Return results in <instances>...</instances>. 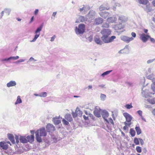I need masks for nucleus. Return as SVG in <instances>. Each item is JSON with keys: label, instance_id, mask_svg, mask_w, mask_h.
<instances>
[{"label": "nucleus", "instance_id": "nucleus-30", "mask_svg": "<svg viewBox=\"0 0 155 155\" xmlns=\"http://www.w3.org/2000/svg\"><path fill=\"white\" fill-rule=\"evenodd\" d=\"M43 23L41 24L39 26V27L38 28L36 31H35V33H40V31H41L42 29L43 28Z\"/></svg>", "mask_w": 155, "mask_h": 155}, {"label": "nucleus", "instance_id": "nucleus-58", "mask_svg": "<svg viewBox=\"0 0 155 155\" xmlns=\"http://www.w3.org/2000/svg\"><path fill=\"white\" fill-rule=\"evenodd\" d=\"M10 60V59H9V58H6L4 59H2L1 60V61L2 62H3L4 61H8Z\"/></svg>", "mask_w": 155, "mask_h": 155}, {"label": "nucleus", "instance_id": "nucleus-20", "mask_svg": "<svg viewBox=\"0 0 155 155\" xmlns=\"http://www.w3.org/2000/svg\"><path fill=\"white\" fill-rule=\"evenodd\" d=\"M8 137L12 143L14 144L15 143L14 137L12 134H8Z\"/></svg>", "mask_w": 155, "mask_h": 155}, {"label": "nucleus", "instance_id": "nucleus-16", "mask_svg": "<svg viewBox=\"0 0 155 155\" xmlns=\"http://www.w3.org/2000/svg\"><path fill=\"white\" fill-rule=\"evenodd\" d=\"M99 14L100 16L105 19L108 17L110 13L107 12H100L99 13Z\"/></svg>", "mask_w": 155, "mask_h": 155}, {"label": "nucleus", "instance_id": "nucleus-45", "mask_svg": "<svg viewBox=\"0 0 155 155\" xmlns=\"http://www.w3.org/2000/svg\"><path fill=\"white\" fill-rule=\"evenodd\" d=\"M125 107L127 109H130L133 107V106L131 104H127L125 105Z\"/></svg>", "mask_w": 155, "mask_h": 155}, {"label": "nucleus", "instance_id": "nucleus-33", "mask_svg": "<svg viewBox=\"0 0 155 155\" xmlns=\"http://www.w3.org/2000/svg\"><path fill=\"white\" fill-rule=\"evenodd\" d=\"M35 35L34 38L31 41V42H35L39 37L40 35V33H35Z\"/></svg>", "mask_w": 155, "mask_h": 155}, {"label": "nucleus", "instance_id": "nucleus-28", "mask_svg": "<svg viewBox=\"0 0 155 155\" xmlns=\"http://www.w3.org/2000/svg\"><path fill=\"white\" fill-rule=\"evenodd\" d=\"M65 118L68 121L70 122L72 120V118L71 117V115L69 114H66L65 116Z\"/></svg>", "mask_w": 155, "mask_h": 155}, {"label": "nucleus", "instance_id": "nucleus-17", "mask_svg": "<svg viewBox=\"0 0 155 155\" xmlns=\"http://www.w3.org/2000/svg\"><path fill=\"white\" fill-rule=\"evenodd\" d=\"M17 84L16 82L14 81H11L6 84V86L8 87L15 86Z\"/></svg>", "mask_w": 155, "mask_h": 155}, {"label": "nucleus", "instance_id": "nucleus-24", "mask_svg": "<svg viewBox=\"0 0 155 155\" xmlns=\"http://www.w3.org/2000/svg\"><path fill=\"white\" fill-rule=\"evenodd\" d=\"M94 40L96 43L97 44L101 45L103 43L102 41L98 37H94Z\"/></svg>", "mask_w": 155, "mask_h": 155}, {"label": "nucleus", "instance_id": "nucleus-34", "mask_svg": "<svg viewBox=\"0 0 155 155\" xmlns=\"http://www.w3.org/2000/svg\"><path fill=\"white\" fill-rule=\"evenodd\" d=\"M144 10L147 12H150L152 11V8L149 5H147L146 8H144Z\"/></svg>", "mask_w": 155, "mask_h": 155}, {"label": "nucleus", "instance_id": "nucleus-8", "mask_svg": "<svg viewBox=\"0 0 155 155\" xmlns=\"http://www.w3.org/2000/svg\"><path fill=\"white\" fill-rule=\"evenodd\" d=\"M121 40L127 43H129L130 41H133L134 38L132 37H129L128 36L125 35L122 36L120 37Z\"/></svg>", "mask_w": 155, "mask_h": 155}, {"label": "nucleus", "instance_id": "nucleus-42", "mask_svg": "<svg viewBox=\"0 0 155 155\" xmlns=\"http://www.w3.org/2000/svg\"><path fill=\"white\" fill-rule=\"evenodd\" d=\"M36 60L34 59V58L32 57H31L28 61H27V63H29L31 62H32V63H34V62L35 61H36Z\"/></svg>", "mask_w": 155, "mask_h": 155}, {"label": "nucleus", "instance_id": "nucleus-44", "mask_svg": "<svg viewBox=\"0 0 155 155\" xmlns=\"http://www.w3.org/2000/svg\"><path fill=\"white\" fill-rule=\"evenodd\" d=\"M47 93L44 92L40 94V97H45L47 96Z\"/></svg>", "mask_w": 155, "mask_h": 155}, {"label": "nucleus", "instance_id": "nucleus-32", "mask_svg": "<svg viewBox=\"0 0 155 155\" xmlns=\"http://www.w3.org/2000/svg\"><path fill=\"white\" fill-rule=\"evenodd\" d=\"M138 2L140 4L146 5L148 2V0H138Z\"/></svg>", "mask_w": 155, "mask_h": 155}, {"label": "nucleus", "instance_id": "nucleus-31", "mask_svg": "<svg viewBox=\"0 0 155 155\" xmlns=\"http://www.w3.org/2000/svg\"><path fill=\"white\" fill-rule=\"evenodd\" d=\"M112 71V70H109L106 71L103 73L101 75V76L103 77H104L106 75L109 74Z\"/></svg>", "mask_w": 155, "mask_h": 155}, {"label": "nucleus", "instance_id": "nucleus-46", "mask_svg": "<svg viewBox=\"0 0 155 155\" xmlns=\"http://www.w3.org/2000/svg\"><path fill=\"white\" fill-rule=\"evenodd\" d=\"M152 68H148L147 71L146 72V74L148 75L150 73L152 72Z\"/></svg>", "mask_w": 155, "mask_h": 155}, {"label": "nucleus", "instance_id": "nucleus-59", "mask_svg": "<svg viewBox=\"0 0 155 155\" xmlns=\"http://www.w3.org/2000/svg\"><path fill=\"white\" fill-rule=\"evenodd\" d=\"M88 40H89V41L90 42H91L92 39H93V36H92L90 35L88 38Z\"/></svg>", "mask_w": 155, "mask_h": 155}, {"label": "nucleus", "instance_id": "nucleus-55", "mask_svg": "<svg viewBox=\"0 0 155 155\" xmlns=\"http://www.w3.org/2000/svg\"><path fill=\"white\" fill-rule=\"evenodd\" d=\"M108 121H109V123L110 122L111 124H112L113 125L114 124V121L111 118H109V120H108Z\"/></svg>", "mask_w": 155, "mask_h": 155}, {"label": "nucleus", "instance_id": "nucleus-57", "mask_svg": "<svg viewBox=\"0 0 155 155\" xmlns=\"http://www.w3.org/2000/svg\"><path fill=\"white\" fill-rule=\"evenodd\" d=\"M56 38V36L55 35H54L51 38V39L50 40V41H54L55 38Z\"/></svg>", "mask_w": 155, "mask_h": 155}, {"label": "nucleus", "instance_id": "nucleus-37", "mask_svg": "<svg viewBox=\"0 0 155 155\" xmlns=\"http://www.w3.org/2000/svg\"><path fill=\"white\" fill-rule=\"evenodd\" d=\"M147 101L149 103H150L151 104H155V97L153 98V99H148L147 100Z\"/></svg>", "mask_w": 155, "mask_h": 155}, {"label": "nucleus", "instance_id": "nucleus-54", "mask_svg": "<svg viewBox=\"0 0 155 155\" xmlns=\"http://www.w3.org/2000/svg\"><path fill=\"white\" fill-rule=\"evenodd\" d=\"M137 113L141 117L142 116V111L140 110H138L137 111Z\"/></svg>", "mask_w": 155, "mask_h": 155}, {"label": "nucleus", "instance_id": "nucleus-56", "mask_svg": "<svg viewBox=\"0 0 155 155\" xmlns=\"http://www.w3.org/2000/svg\"><path fill=\"white\" fill-rule=\"evenodd\" d=\"M71 114H72L74 117H76L77 115H78L77 114V113H76V112L74 113V112H72Z\"/></svg>", "mask_w": 155, "mask_h": 155}, {"label": "nucleus", "instance_id": "nucleus-15", "mask_svg": "<svg viewBox=\"0 0 155 155\" xmlns=\"http://www.w3.org/2000/svg\"><path fill=\"white\" fill-rule=\"evenodd\" d=\"M127 19V18L124 15H121L118 16V20L121 23L126 22Z\"/></svg>", "mask_w": 155, "mask_h": 155}, {"label": "nucleus", "instance_id": "nucleus-4", "mask_svg": "<svg viewBox=\"0 0 155 155\" xmlns=\"http://www.w3.org/2000/svg\"><path fill=\"white\" fill-rule=\"evenodd\" d=\"M154 93L153 92H150L147 89H145L143 90L142 89L141 94L143 97L145 98H147L148 97H150L151 95L154 94Z\"/></svg>", "mask_w": 155, "mask_h": 155}, {"label": "nucleus", "instance_id": "nucleus-48", "mask_svg": "<svg viewBox=\"0 0 155 155\" xmlns=\"http://www.w3.org/2000/svg\"><path fill=\"white\" fill-rule=\"evenodd\" d=\"M136 150L138 153H141V148L140 147L137 146L136 147Z\"/></svg>", "mask_w": 155, "mask_h": 155}, {"label": "nucleus", "instance_id": "nucleus-14", "mask_svg": "<svg viewBox=\"0 0 155 155\" xmlns=\"http://www.w3.org/2000/svg\"><path fill=\"white\" fill-rule=\"evenodd\" d=\"M103 21V19L100 17H98L94 20V23L96 25H98L102 23Z\"/></svg>", "mask_w": 155, "mask_h": 155}, {"label": "nucleus", "instance_id": "nucleus-35", "mask_svg": "<svg viewBox=\"0 0 155 155\" xmlns=\"http://www.w3.org/2000/svg\"><path fill=\"white\" fill-rule=\"evenodd\" d=\"M22 102V100L21 99L20 97L18 96L17 97V99L15 102V105L17 104H20Z\"/></svg>", "mask_w": 155, "mask_h": 155}, {"label": "nucleus", "instance_id": "nucleus-43", "mask_svg": "<svg viewBox=\"0 0 155 155\" xmlns=\"http://www.w3.org/2000/svg\"><path fill=\"white\" fill-rule=\"evenodd\" d=\"M134 142L136 145H139V139H138L137 138H135L134 139Z\"/></svg>", "mask_w": 155, "mask_h": 155}, {"label": "nucleus", "instance_id": "nucleus-61", "mask_svg": "<svg viewBox=\"0 0 155 155\" xmlns=\"http://www.w3.org/2000/svg\"><path fill=\"white\" fill-rule=\"evenodd\" d=\"M149 38L150 39V40L151 42L153 43H155V40L153 38H151L150 37Z\"/></svg>", "mask_w": 155, "mask_h": 155}, {"label": "nucleus", "instance_id": "nucleus-40", "mask_svg": "<svg viewBox=\"0 0 155 155\" xmlns=\"http://www.w3.org/2000/svg\"><path fill=\"white\" fill-rule=\"evenodd\" d=\"M116 38V37L115 36H112L111 37H109V43L112 42L114 39Z\"/></svg>", "mask_w": 155, "mask_h": 155}, {"label": "nucleus", "instance_id": "nucleus-25", "mask_svg": "<svg viewBox=\"0 0 155 155\" xmlns=\"http://www.w3.org/2000/svg\"><path fill=\"white\" fill-rule=\"evenodd\" d=\"M0 146L4 149H6L8 148V146L6 143L3 142H0Z\"/></svg>", "mask_w": 155, "mask_h": 155}, {"label": "nucleus", "instance_id": "nucleus-27", "mask_svg": "<svg viewBox=\"0 0 155 155\" xmlns=\"http://www.w3.org/2000/svg\"><path fill=\"white\" fill-rule=\"evenodd\" d=\"M147 78L148 79L151 80L153 82V84L155 83V78L153 77V74L148 75Z\"/></svg>", "mask_w": 155, "mask_h": 155}, {"label": "nucleus", "instance_id": "nucleus-2", "mask_svg": "<svg viewBox=\"0 0 155 155\" xmlns=\"http://www.w3.org/2000/svg\"><path fill=\"white\" fill-rule=\"evenodd\" d=\"M85 25L84 24H80L78 27L76 26L75 31L77 35L82 34L85 31Z\"/></svg>", "mask_w": 155, "mask_h": 155}, {"label": "nucleus", "instance_id": "nucleus-49", "mask_svg": "<svg viewBox=\"0 0 155 155\" xmlns=\"http://www.w3.org/2000/svg\"><path fill=\"white\" fill-rule=\"evenodd\" d=\"M102 26L103 27L107 28L109 27V25L108 24V23H104L103 25Z\"/></svg>", "mask_w": 155, "mask_h": 155}, {"label": "nucleus", "instance_id": "nucleus-53", "mask_svg": "<svg viewBox=\"0 0 155 155\" xmlns=\"http://www.w3.org/2000/svg\"><path fill=\"white\" fill-rule=\"evenodd\" d=\"M139 140L141 145H143L144 143V142L141 138H139Z\"/></svg>", "mask_w": 155, "mask_h": 155}, {"label": "nucleus", "instance_id": "nucleus-9", "mask_svg": "<svg viewBox=\"0 0 155 155\" xmlns=\"http://www.w3.org/2000/svg\"><path fill=\"white\" fill-rule=\"evenodd\" d=\"M150 38V36L149 35L144 33H142L140 35V38L143 42H146Z\"/></svg>", "mask_w": 155, "mask_h": 155}, {"label": "nucleus", "instance_id": "nucleus-47", "mask_svg": "<svg viewBox=\"0 0 155 155\" xmlns=\"http://www.w3.org/2000/svg\"><path fill=\"white\" fill-rule=\"evenodd\" d=\"M75 112H76V113H77V115H82V112L80 110H78L77 109H76L75 110Z\"/></svg>", "mask_w": 155, "mask_h": 155}, {"label": "nucleus", "instance_id": "nucleus-60", "mask_svg": "<svg viewBox=\"0 0 155 155\" xmlns=\"http://www.w3.org/2000/svg\"><path fill=\"white\" fill-rule=\"evenodd\" d=\"M39 10L38 9H36L34 12V14L35 15H37L38 12Z\"/></svg>", "mask_w": 155, "mask_h": 155}, {"label": "nucleus", "instance_id": "nucleus-18", "mask_svg": "<svg viewBox=\"0 0 155 155\" xmlns=\"http://www.w3.org/2000/svg\"><path fill=\"white\" fill-rule=\"evenodd\" d=\"M115 30H120L124 28V26L122 25L121 23L116 25L114 27Z\"/></svg>", "mask_w": 155, "mask_h": 155}, {"label": "nucleus", "instance_id": "nucleus-1", "mask_svg": "<svg viewBox=\"0 0 155 155\" xmlns=\"http://www.w3.org/2000/svg\"><path fill=\"white\" fill-rule=\"evenodd\" d=\"M36 138L37 141L39 143L42 141L41 137H45L47 135V132L45 127L41 128L35 132Z\"/></svg>", "mask_w": 155, "mask_h": 155}, {"label": "nucleus", "instance_id": "nucleus-7", "mask_svg": "<svg viewBox=\"0 0 155 155\" xmlns=\"http://www.w3.org/2000/svg\"><path fill=\"white\" fill-rule=\"evenodd\" d=\"M101 115L102 117L108 124H109V121L107 119V118L109 116V113L105 110H103L101 112Z\"/></svg>", "mask_w": 155, "mask_h": 155}, {"label": "nucleus", "instance_id": "nucleus-5", "mask_svg": "<svg viewBox=\"0 0 155 155\" xmlns=\"http://www.w3.org/2000/svg\"><path fill=\"white\" fill-rule=\"evenodd\" d=\"M111 30L109 29H104L102 30L101 33L102 35L109 36L111 34Z\"/></svg>", "mask_w": 155, "mask_h": 155}, {"label": "nucleus", "instance_id": "nucleus-23", "mask_svg": "<svg viewBox=\"0 0 155 155\" xmlns=\"http://www.w3.org/2000/svg\"><path fill=\"white\" fill-rule=\"evenodd\" d=\"M59 117H55L53 118V121L55 124L58 125L61 123V120H59L58 118Z\"/></svg>", "mask_w": 155, "mask_h": 155}, {"label": "nucleus", "instance_id": "nucleus-22", "mask_svg": "<svg viewBox=\"0 0 155 155\" xmlns=\"http://www.w3.org/2000/svg\"><path fill=\"white\" fill-rule=\"evenodd\" d=\"M86 20V18L82 16H79L77 20L75 22H83Z\"/></svg>", "mask_w": 155, "mask_h": 155}, {"label": "nucleus", "instance_id": "nucleus-21", "mask_svg": "<svg viewBox=\"0 0 155 155\" xmlns=\"http://www.w3.org/2000/svg\"><path fill=\"white\" fill-rule=\"evenodd\" d=\"M20 142L22 143H26L28 142V140L25 136H20L19 138Z\"/></svg>", "mask_w": 155, "mask_h": 155}, {"label": "nucleus", "instance_id": "nucleus-26", "mask_svg": "<svg viewBox=\"0 0 155 155\" xmlns=\"http://www.w3.org/2000/svg\"><path fill=\"white\" fill-rule=\"evenodd\" d=\"M86 7H84V5L81 8H80L78 10L82 14H85V12L87 11L86 9Z\"/></svg>", "mask_w": 155, "mask_h": 155}, {"label": "nucleus", "instance_id": "nucleus-62", "mask_svg": "<svg viewBox=\"0 0 155 155\" xmlns=\"http://www.w3.org/2000/svg\"><path fill=\"white\" fill-rule=\"evenodd\" d=\"M131 35L133 38H135L136 37V34L135 33L132 32L131 33Z\"/></svg>", "mask_w": 155, "mask_h": 155}, {"label": "nucleus", "instance_id": "nucleus-6", "mask_svg": "<svg viewBox=\"0 0 155 155\" xmlns=\"http://www.w3.org/2000/svg\"><path fill=\"white\" fill-rule=\"evenodd\" d=\"M96 15V13L95 11L91 10L86 15V17L88 18L90 20H92L94 18Z\"/></svg>", "mask_w": 155, "mask_h": 155}, {"label": "nucleus", "instance_id": "nucleus-63", "mask_svg": "<svg viewBox=\"0 0 155 155\" xmlns=\"http://www.w3.org/2000/svg\"><path fill=\"white\" fill-rule=\"evenodd\" d=\"M126 84L129 86H131L132 85V83L129 82H126Z\"/></svg>", "mask_w": 155, "mask_h": 155}, {"label": "nucleus", "instance_id": "nucleus-50", "mask_svg": "<svg viewBox=\"0 0 155 155\" xmlns=\"http://www.w3.org/2000/svg\"><path fill=\"white\" fill-rule=\"evenodd\" d=\"M62 121L63 123L65 125H68L69 124V122L64 119L62 120Z\"/></svg>", "mask_w": 155, "mask_h": 155}, {"label": "nucleus", "instance_id": "nucleus-10", "mask_svg": "<svg viewBox=\"0 0 155 155\" xmlns=\"http://www.w3.org/2000/svg\"><path fill=\"white\" fill-rule=\"evenodd\" d=\"M46 130L48 132H52L55 130V127L52 124H49L46 126Z\"/></svg>", "mask_w": 155, "mask_h": 155}, {"label": "nucleus", "instance_id": "nucleus-3", "mask_svg": "<svg viewBox=\"0 0 155 155\" xmlns=\"http://www.w3.org/2000/svg\"><path fill=\"white\" fill-rule=\"evenodd\" d=\"M123 115L125 117L126 121L124 122V124L126 126H130L131 124V120L132 119V117L129 114L127 113H124Z\"/></svg>", "mask_w": 155, "mask_h": 155}, {"label": "nucleus", "instance_id": "nucleus-13", "mask_svg": "<svg viewBox=\"0 0 155 155\" xmlns=\"http://www.w3.org/2000/svg\"><path fill=\"white\" fill-rule=\"evenodd\" d=\"M117 20V18L116 15L108 17L107 19V21L109 23H115Z\"/></svg>", "mask_w": 155, "mask_h": 155}, {"label": "nucleus", "instance_id": "nucleus-51", "mask_svg": "<svg viewBox=\"0 0 155 155\" xmlns=\"http://www.w3.org/2000/svg\"><path fill=\"white\" fill-rule=\"evenodd\" d=\"M15 139L16 140L17 143L18 144V143H19V138L18 136L17 135H15Z\"/></svg>", "mask_w": 155, "mask_h": 155}, {"label": "nucleus", "instance_id": "nucleus-41", "mask_svg": "<svg viewBox=\"0 0 155 155\" xmlns=\"http://www.w3.org/2000/svg\"><path fill=\"white\" fill-rule=\"evenodd\" d=\"M4 11L5 13L7 14L8 15H9L11 11V9L10 8H5L4 10Z\"/></svg>", "mask_w": 155, "mask_h": 155}, {"label": "nucleus", "instance_id": "nucleus-11", "mask_svg": "<svg viewBox=\"0 0 155 155\" xmlns=\"http://www.w3.org/2000/svg\"><path fill=\"white\" fill-rule=\"evenodd\" d=\"M101 110L99 107H96L94 111V115L97 117H101Z\"/></svg>", "mask_w": 155, "mask_h": 155}, {"label": "nucleus", "instance_id": "nucleus-12", "mask_svg": "<svg viewBox=\"0 0 155 155\" xmlns=\"http://www.w3.org/2000/svg\"><path fill=\"white\" fill-rule=\"evenodd\" d=\"M109 8L110 7L107 3H106L105 5H100L99 8V10L100 11L108 10Z\"/></svg>", "mask_w": 155, "mask_h": 155}, {"label": "nucleus", "instance_id": "nucleus-36", "mask_svg": "<svg viewBox=\"0 0 155 155\" xmlns=\"http://www.w3.org/2000/svg\"><path fill=\"white\" fill-rule=\"evenodd\" d=\"M135 129L137 135H139L141 133V131L139 127L136 126Z\"/></svg>", "mask_w": 155, "mask_h": 155}, {"label": "nucleus", "instance_id": "nucleus-52", "mask_svg": "<svg viewBox=\"0 0 155 155\" xmlns=\"http://www.w3.org/2000/svg\"><path fill=\"white\" fill-rule=\"evenodd\" d=\"M154 60H155V59L149 60L147 61V63L148 64L151 63H152V62H153L154 61Z\"/></svg>", "mask_w": 155, "mask_h": 155}, {"label": "nucleus", "instance_id": "nucleus-38", "mask_svg": "<svg viewBox=\"0 0 155 155\" xmlns=\"http://www.w3.org/2000/svg\"><path fill=\"white\" fill-rule=\"evenodd\" d=\"M130 133L131 136L133 137L134 136L135 134V132L134 130L133 129L131 128L130 129Z\"/></svg>", "mask_w": 155, "mask_h": 155}, {"label": "nucleus", "instance_id": "nucleus-19", "mask_svg": "<svg viewBox=\"0 0 155 155\" xmlns=\"http://www.w3.org/2000/svg\"><path fill=\"white\" fill-rule=\"evenodd\" d=\"M109 36H104L102 35L101 37V39L102 41H103L105 43H109Z\"/></svg>", "mask_w": 155, "mask_h": 155}, {"label": "nucleus", "instance_id": "nucleus-39", "mask_svg": "<svg viewBox=\"0 0 155 155\" xmlns=\"http://www.w3.org/2000/svg\"><path fill=\"white\" fill-rule=\"evenodd\" d=\"M106 97V95L104 94H101L100 95V98L101 101H104Z\"/></svg>", "mask_w": 155, "mask_h": 155}, {"label": "nucleus", "instance_id": "nucleus-64", "mask_svg": "<svg viewBox=\"0 0 155 155\" xmlns=\"http://www.w3.org/2000/svg\"><path fill=\"white\" fill-rule=\"evenodd\" d=\"M105 85L104 84H101V85H98V87H100L101 88H105Z\"/></svg>", "mask_w": 155, "mask_h": 155}, {"label": "nucleus", "instance_id": "nucleus-29", "mask_svg": "<svg viewBox=\"0 0 155 155\" xmlns=\"http://www.w3.org/2000/svg\"><path fill=\"white\" fill-rule=\"evenodd\" d=\"M26 138L29 142L32 141L34 140V135H31L30 136L28 135L27 137Z\"/></svg>", "mask_w": 155, "mask_h": 155}]
</instances>
